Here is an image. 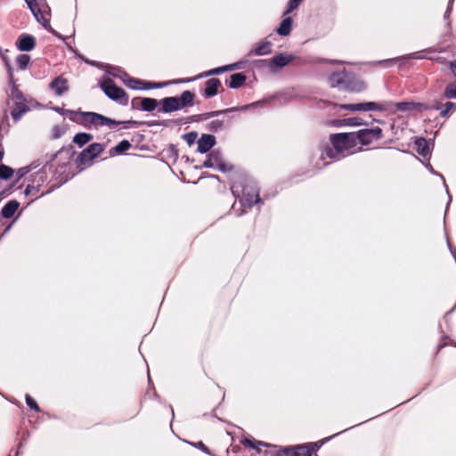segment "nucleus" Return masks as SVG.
<instances>
[{"label": "nucleus", "mask_w": 456, "mask_h": 456, "mask_svg": "<svg viewBox=\"0 0 456 456\" xmlns=\"http://www.w3.org/2000/svg\"><path fill=\"white\" fill-rule=\"evenodd\" d=\"M10 86V92H7L8 97L12 99L14 102H25L23 94L18 89V86L16 83L11 84Z\"/></svg>", "instance_id": "a878e982"}, {"label": "nucleus", "mask_w": 456, "mask_h": 456, "mask_svg": "<svg viewBox=\"0 0 456 456\" xmlns=\"http://www.w3.org/2000/svg\"><path fill=\"white\" fill-rule=\"evenodd\" d=\"M455 104L451 102H447L444 105V109L442 110L441 111V115L443 117H446L448 115V113L452 110V108H454Z\"/></svg>", "instance_id": "49530a36"}, {"label": "nucleus", "mask_w": 456, "mask_h": 456, "mask_svg": "<svg viewBox=\"0 0 456 456\" xmlns=\"http://www.w3.org/2000/svg\"><path fill=\"white\" fill-rule=\"evenodd\" d=\"M231 190H232V194L237 197L239 196V193L240 191V186L236 183H233L232 186H231Z\"/></svg>", "instance_id": "3c124183"}, {"label": "nucleus", "mask_w": 456, "mask_h": 456, "mask_svg": "<svg viewBox=\"0 0 456 456\" xmlns=\"http://www.w3.org/2000/svg\"><path fill=\"white\" fill-rule=\"evenodd\" d=\"M395 111L399 110V111L405 112V111H410V110L415 109L416 104L414 102H402L395 103Z\"/></svg>", "instance_id": "c9c22d12"}, {"label": "nucleus", "mask_w": 456, "mask_h": 456, "mask_svg": "<svg viewBox=\"0 0 456 456\" xmlns=\"http://www.w3.org/2000/svg\"><path fill=\"white\" fill-rule=\"evenodd\" d=\"M345 73L343 71L334 72L330 77V83L332 86H338L345 81Z\"/></svg>", "instance_id": "473e14b6"}, {"label": "nucleus", "mask_w": 456, "mask_h": 456, "mask_svg": "<svg viewBox=\"0 0 456 456\" xmlns=\"http://www.w3.org/2000/svg\"><path fill=\"white\" fill-rule=\"evenodd\" d=\"M81 115L84 123L91 124L95 126H107L112 128L121 123L95 112H82Z\"/></svg>", "instance_id": "6e6552de"}, {"label": "nucleus", "mask_w": 456, "mask_h": 456, "mask_svg": "<svg viewBox=\"0 0 456 456\" xmlns=\"http://www.w3.org/2000/svg\"><path fill=\"white\" fill-rule=\"evenodd\" d=\"M292 30V19L290 17L284 18L279 28L276 29L280 36H288Z\"/></svg>", "instance_id": "b1692460"}, {"label": "nucleus", "mask_w": 456, "mask_h": 456, "mask_svg": "<svg viewBox=\"0 0 456 456\" xmlns=\"http://www.w3.org/2000/svg\"><path fill=\"white\" fill-rule=\"evenodd\" d=\"M432 108L436 110H440L442 108V105L439 102H436V104H434Z\"/></svg>", "instance_id": "864d4df0"}, {"label": "nucleus", "mask_w": 456, "mask_h": 456, "mask_svg": "<svg viewBox=\"0 0 456 456\" xmlns=\"http://www.w3.org/2000/svg\"><path fill=\"white\" fill-rule=\"evenodd\" d=\"M45 179H46L45 172L39 171V172L36 173L34 181H37V184H39V186H40L41 183H43L45 181Z\"/></svg>", "instance_id": "c03bdc74"}, {"label": "nucleus", "mask_w": 456, "mask_h": 456, "mask_svg": "<svg viewBox=\"0 0 456 456\" xmlns=\"http://www.w3.org/2000/svg\"><path fill=\"white\" fill-rule=\"evenodd\" d=\"M355 137L353 133L331 134L330 140L332 147L326 145L321 150L320 161L316 162V167L321 169L326 167L330 163L327 159L330 161L338 160L360 151L361 147H357L354 141Z\"/></svg>", "instance_id": "f257e3e1"}, {"label": "nucleus", "mask_w": 456, "mask_h": 456, "mask_svg": "<svg viewBox=\"0 0 456 456\" xmlns=\"http://www.w3.org/2000/svg\"><path fill=\"white\" fill-rule=\"evenodd\" d=\"M314 448L310 445H301L295 449L293 456H312Z\"/></svg>", "instance_id": "2f4dec72"}, {"label": "nucleus", "mask_w": 456, "mask_h": 456, "mask_svg": "<svg viewBox=\"0 0 456 456\" xmlns=\"http://www.w3.org/2000/svg\"><path fill=\"white\" fill-rule=\"evenodd\" d=\"M25 399H26V403L28 404V406L30 409L35 410L36 411H40L39 406L37 405L36 401L29 395H26Z\"/></svg>", "instance_id": "79ce46f5"}, {"label": "nucleus", "mask_w": 456, "mask_h": 456, "mask_svg": "<svg viewBox=\"0 0 456 456\" xmlns=\"http://www.w3.org/2000/svg\"><path fill=\"white\" fill-rule=\"evenodd\" d=\"M197 136L198 135L196 133L191 132V133L183 134V139L189 145H191L196 142Z\"/></svg>", "instance_id": "37998d69"}, {"label": "nucleus", "mask_w": 456, "mask_h": 456, "mask_svg": "<svg viewBox=\"0 0 456 456\" xmlns=\"http://www.w3.org/2000/svg\"><path fill=\"white\" fill-rule=\"evenodd\" d=\"M379 112H383L386 115H391L395 113V102L390 101H381Z\"/></svg>", "instance_id": "c756f323"}, {"label": "nucleus", "mask_w": 456, "mask_h": 456, "mask_svg": "<svg viewBox=\"0 0 456 456\" xmlns=\"http://www.w3.org/2000/svg\"><path fill=\"white\" fill-rule=\"evenodd\" d=\"M20 207L17 200H10L7 202L1 210V215L4 218H11Z\"/></svg>", "instance_id": "4be33fe9"}, {"label": "nucleus", "mask_w": 456, "mask_h": 456, "mask_svg": "<svg viewBox=\"0 0 456 456\" xmlns=\"http://www.w3.org/2000/svg\"><path fill=\"white\" fill-rule=\"evenodd\" d=\"M241 192L242 196L240 200V203L243 208V210L240 213V216L246 212V208H250L253 205L261 202L258 189L254 184L245 185L242 188Z\"/></svg>", "instance_id": "20e7f679"}, {"label": "nucleus", "mask_w": 456, "mask_h": 456, "mask_svg": "<svg viewBox=\"0 0 456 456\" xmlns=\"http://www.w3.org/2000/svg\"><path fill=\"white\" fill-rule=\"evenodd\" d=\"M415 147L417 152L424 158H427L431 153L430 143L424 138H418L415 141Z\"/></svg>", "instance_id": "412c9836"}, {"label": "nucleus", "mask_w": 456, "mask_h": 456, "mask_svg": "<svg viewBox=\"0 0 456 456\" xmlns=\"http://www.w3.org/2000/svg\"><path fill=\"white\" fill-rule=\"evenodd\" d=\"M93 139V135L87 133H78L73 138V142L79 147L84 146Z\"/></svg>", "instance_id": "bb28decb"}, {"label": "nucleus", "mask_w": 456, "mask_h": 456, "mask_svg": "<svg viewBox=\"0 0 456 456\" xmlns=\"http://www.w3.org/2000/svg\"><path fill=\"white\" fill-rule=\"evenodd\" d=\"M301 1L302 0H289V4H288V8L285 11L284 15H287L289 12H293L294 10H296L298 7V5L301 3Z\"/></svg>", "instance_id": "a19ab883"}, {"label": "nucleus", "mask_w": 456, "mask_h": 456, "mask_svg": "<svg viewBox=\"0 0 456 456\" xmlns=\"http://www.w3.org/2000/svg\"><path fill=\"white\" fill-rule=\"evenodd\" d=\"M338 434H339V433H338ZM337 436V434H336V435H334V436H332L327 437L324 441H328V440L331 439L332 437H334V436Z\"/></svg>", "instance_id": "6e6d98bb"}, {"label": "nucleus", "mask_w": 456, "mask_h": 456, "mask_svg": "<svg viewBox=\"0 0 456 456\" xmlns=\"http://www.w3.org/2000/svg\"><path fill=\"white\" fill-rule=\"evenodd\" d=\"M273 50V44L271 41H268L266 39L262 40L259 42L255 48L250 51L249 54H256L257 56H263L272 53Z\"/></svg>", "instance_id": "f3484780"}, {"label": "nucleus", "mask_w": 456, "mask_h": 456, "mask_svg": "<svg viewBox=\"0 0 456 456\" xmlns=\"http://www.w3.org/2000/svg\"><path fill=\"white\" fill-rule=\"evenodd\" d=\"M13 174L12 168L5 165H0V178L9 179Z\"/></svg>", "instance_id": "4c0bfd02"}, {"label": "nucleus", "mask_w": 456, "mask_h": 456, "mask_svg": "<svg viewBox=\"0 0 456 456\" xmlns=\"http://www.w3.org/2000/svg\"><path fill=\"white\" fill-rule=\"evenodd\" d=\"M242 444L246 447L252 448L256 450L257 452H261V446L266 447L269 450L265 451V453H276L278 452L277 446L272 445L270 444L262 442V441H256L251 438H245L241 441Z\"/></svg>", "instance_id": "9b49d317"}, {"label": "nucleus", "mask_w": 456, "mask_h": 456, "mask_svg": "<svg viewBox=\"0 0 456 456\" xmlns=\"http://www.w3.org/2000/svg\"><path fill=\"white\" fill-rule=\"evenodd\" d=\"M101 88L109 98L118 101L121 104L127 103L126 92L122 88L118 87L111 79L107 78L103 80L101 84Z\"/></svg>", "instance_id": "423d86ee"}, {"label": "nucleus", "mask_w": 456, "mask_h": 456, "mask_svg": "<svg viewBox=\"0 0 456 456\" xmlns=\"http://www.w3.org/2000/svg\"><path fill=\"white\" fill-rule=\"evenodd\" d=\"M194 99V94L190 91H184L179 97H176L177 101V110H182L185 107L192 106Z\"/></svg>", "instance_id": "6ab92c4d"}, {"label": "nucleus", "mask_w": 456, "mask_h": 456, "mask_svg": "<svg viewBox=\"0 0 456 456\" xmlns=\"http://www.w3.org/2000/svg\"><path fill=\"white\" fill-rule=\"evenodd\" d=\"M36 45L35 38L28 34H22L16 42V46L20 51L28 52L34 49Z\"/></svg>", "instance_id": "4468645a"}, {"label": "nucleus", "mask_w": 456, "mask_h": 456, "mask_svg": "<svg viewBox=\"0 0 456 456\" xmlns=\"http://www.w3.org/2000/svg\"><path fill=\"white\" fill-rule=\"evenodd\" d=\"M55 157H56V154L52 155V157H51V159H50V160H53Z\"/></svg>", "instance_id": "4d7b16f0"}, {"label": "nucleus", "mask_w": 456, "mask_h": 456, "mask_svg": "<svg viewBox=\"0 0 456 456\" xmlns=\"http://www.w3.org/2000/svg\"><path fill=\"white\" fill-rule=\"evenodd\" d=\"M453 2H454V0H449L448 6H447V9H446L445 13H444V19L445 20H447L449 18V16H450V13H451L452 9Z\"/></svg>", "instance_id": "8fccbe9b"}, {"label": "nucleus", "mask_w": 456, "mask_h": 456, "mask_svg": "<svg viewBox=\"0 0 456 456\" xmlns=\"http://www.w3.org/2000/svg\"><path fill=\"white\" fill-rule=\"evenodd\" d=\"M203 167H218L222 172H225L226 166L222 162L221 154L218 151H212L208 154V159L204 161Z\"/></svg>", "instance_id": "f8f14e48"}, {"label": "nucleus", "mask_w": 456, "mask_h": 456, "mask_svg": "<svg viewBox=\"0 0 456 456\" xmlns=\"http://www.w3.org/2000/svg\"><path fill=\"white\" fill-rule=\"evenodd\" d=\"M104 150L101 143H92L86 148L77 157V164L78 167H89L94 159L99 156Z\"/></svg>", "instance_id": "39448f33"}, {"label": "nucleus", "mask_w": 456, "mask_h": 456, "mask_svg": "<svg viewBox=\"0 0 456 456\" xmlns=\"http://www.w3.org/2000/svg\"><path fill=\"white\" fill-rule=\"evenodd\" d=\"M36 20L45 28L49 26L48 6L45 0H25Z\"/></svg>", "instance_id": "7ed1b4c3"}, {"label": "nucleus", "mask_w": 456, "mask_h": 456, "mask_svg": "<svg viewBox=\"0 0 456 456\" xmlns=\"http://www.w3.org/2000/svg\"><path fill=\"white\" fill-rule=\"evenodd\" d=\"M336 125L338 126H357L362 125V121L361 118L354 117V118H345L343 120H336Z\"/></svg>", "instance_id": "7c9ffc66"}, {"label": "nucleus", "mask_w": 456, "mask_h": 456, "mask_svg": "<svg viewBox=\"0 0 456 456\" xmlns=\"http://www.w3.org/2000/svg\"><path fill=\"white\" fill-rule=\"evenodd\" d=\"M240 68H241V62H235L232 64L224 65V66H222L219 68L210 69V70L203 72L192 78L178 79V80H173V81H168V82H165V83H157V84L147 83V86H145V88H160V87H163V86L170 85V84L191 82V81H193V80H196L199 78H202V77H209V76L220 75L224 72L235 70V69H238Z\"/></svg>", "instance_id": "f03ea898"}, {"label": "nucleus", "mask_w": 456, "mask_h": 456, "mask_svg": "<svg viewBox=\"0 0 456 456\" xmlns=\"http://www.w3.org/2000/svg\"><path fill=\"white\" fill-rule=\"evenodd\" d=\"M55 110H57V112H61L59 108H56Z\"/></svg>", "instance_id": "052dcab7"}, {"label": "nucleus", "mask_w": 456, "mask_h": 456, "mask_svg": "<svg viewBox=\"0 0 456 456\" xmlns=\"http://www.w3.org/2000/svg\"><path fill=\"white\" fill-rule=\"evenodd\" d=\"M339 108L351 111H379L380 102H368L352 104H341Z\"/></svg>", "instance_id": "9d476101"}, {"label": "nucleus", "mask_w": 456, "mask_h": 456, "mask_svg": "<svg viewBox=\"0 0 456 456\" xmlns=\"http://www.w3.org/2000/svg\"><path fill=\"white\" fill-rule=\"evenodd\" d=\"M49 87L56 95L61 96L69 89L68 80L63 77H57L50 83Z\"/></svg>", "instance_id": "ddd939ff"}, {"label": "nucleus", "mask_w": 456, "mask_h": 456, "mask_svg": "<svg viewBox=\"0 0 456 456\" xmlns=\"http://www.w3.org/2000/svg\"><path fill=\"white\" fill-rule=\"evenodd\" d=\"M450 68L452 71L453 72L454 76L456 77V61L450 62Z\"/></svg>", "instance_id": "603ef678"}, {"label": "nucleus", "mask_w": 456, "mask_h": 456, "mask_svg": "<svg viewBox=\"0 0 456 456\" xmlns=\"http://www.w3.org/2000/svg\"><path fill=\"white\" fill-rule=\"evenodd\" d=\"M41 165V162L39 160L33 161L29 166L23 167L20 168L17 172V175L19 177H23L25 175H27L28 172H30L33 169H36Z\"/></svg>", "instance_id": "f704fd0d"}, {"label": "nucleus", "mask_w": 456, "mask_h": 456, "mask_svg": "<svg viewBox=\"0 0 456 456\" xmlns=\"http://www.w3.org/2000/svg\"><path fill=\"white\" fill-rule=\"evenodd\" d=\"M198 151L200 153L208 152L216 143V138L211 134H202L198 140Z\"/></svg>", "instance_id": "dca6fc26"}, {"label": "nucleus", "mask_w": 456, "mask_h": 456, "mask_svg": "<svg viewBox=\"0 0 456 456\" xmlns=\"http://www.w3.org/2000/svg\"><path fill=\"white\" fill-rule=\"evenodd\" d=\"M131 143L127 140H123L118 142L112 150L111 152L114 151L116 154H122L126 151L131 148Z\"/></svg>", "instance_id": "72a5a7b5"}, {"label": "nucleus", "mask_w": 456, "mask_h": 456, "mask_svg": "<svg viewBox=\"0 0 456 456\" xmlns=\"http://www.w3.org/2000/svg\"><path fill=\"white\" fill-rule=\"evenodd\" d=\"M295 59L292 54L279 53L269 60H265L266 67L272 73L278 72Z\"/></svg>", "instance_id": "1a4fd4ad"}, {"label": "nucleus", "mask_w": 456, "mask_h": 456, "mask_svg": "<svg viewBox=\"0 0 456 456\" xmlns=\"http://www.w3.org/2000/svg\"><path fill=\"white\" fill-rule=\"evenodd\" d=\"M141 109L144 111H152L158 106V102L152 98H142L140 99Z\"/></svg>", "instance_id": "cd10ccee"}, {"label": "nucleus", "mask_w": 456, "mask_h": 456, "mask_svg": "<svg viewBox=\"0 0 456 456\" xmlns=\"http://www.w3.org/2000/svg\"><path fill=\"white\" fill-rule=\"evenodd\" d=\"M8 73V78H9V85L16 83V80L14 79L13 76V69L11 64H9V67H5Z\"/></svg>", "instance_id": "de8ad7c7"}, {"label": "nucleus", "mask_w": 456, "mask_h": 456, "mask_svg": "<svg viewBox=\"0 0 456 456\" xmlns=\"http://www.w3.org/2000/svg\"><path fill=\"white\" fill-rule=\"evenodd\" d=\"M428 168L430 169V171L434 172L433 167L431 166H429Z\"/></svg>", "instance_id": "13d9d810"}, {"label": "nucleus", "mask_w": 456, "mask_h": 456, "mask_svg": "<svg viewBox=\"0 0 456 456\" xmlns=\"http://www.w3.org/2000/svg\"><path fill=\"white\" fill-rule=\"evenodd\" d=\"M220 86L221 82L217 78H210L207 80L205 83L204 96L207 98L215 96Z\"/></svg>", "instance_id": "a211bd4d"}, {"label": "nucleus", "mask_w": 456, "mask_h": 456, "mask_svg": "<svg viewBox=\"0 0 456 456\" xmlns=\"http://www.w3.org/2000/svg\"><path fill=\"white\" fill-rule=\"evenodd\" d=\"M37 191H39V184L30 185L28 184L25 190L26 195H35Z\"/></svg>", "instance_id": "a18cd8bd"}, {"label": "nucleus", "mask_w": 456, "mask_h": 456, "mask_svg": "<svg viewBox=\"0 0 456 456\" xmlns=\"http://www.w3.org/2000/svg\"><path fill=\"white\" fill-rule=\"evenodd\" d=\"M441 176V179L444 180V176L439 175ZM444 183H445V181H444Z\"/></svg>", "instance_id": "bf43d9fd"}, {"label": "nucleus", "mask_w": 456, "mask_h": 456, "mask_svg": "<svg viewBox=\"0 0 456 456\" xmlns=\"http://www.w3.org/2000/svg\"><path fill=\"white\" fill-rule=\"evenodd\" d=\"M29 61L30 56L28 54H20L16 59L18 67L21 70H25L28 68Z\"/></svg>", "instance_id": "e433bc0d"}, {"label": "nucleus", "mask_w": 456, "mask_h": 456, "mask_svg": "<svg viewBox=\"0 0 456 456\" xmlns=\"http://www.w3.org/2000/svg\"><path fill=\"white\" fill-rule=\"evenodd\" d=\"M356 137L354 138L357 147L362 145H368L374 141H377L382 136V130L379 127L362 129L356 133H353Z\"/></svg>", "instance_id": "0eeeda50"}, {"label": "nucleus", "mask_w": 456, "mask_h": 456, "mask_svg": "<svg viewBox=\"0 0 456 456\" xmlns=\"http://www.w3.org/2000/svg\"><path fill=\"white\" fill-rule=\"evenodd\" d=\"M7 52L8 51L5 50V51H2L0 53V57H1V59L3 61V62L4 63L5 67H9V64H11L10 59H9V57L6 54Z\"/></svg>", "instance_id": "09e8293b"}, {"label": "nucleus", "mask_w": 456, "mask_h": 456, "mask_svg": "<svg viewBox=\"0 0 456 456\" xmlns=\"http://www.w3.org/2000/svg\"><path fill=\"white\" fill-rule=\"evenodd\" d=\"M28 110L29 109L26 104V102H14L11 115L15 121H18L26 112L28 111Z\"/></svg>", "instance_id": "aec40b11"}, {"label": "nucleus", "mask_w": 456, "mask_h": 456, "mask_svg": "<svg viewBox=\"0 0 456 456\" xmlns=\"http://www.w3.org/2000/svg\"><path fill=\"white\" fill-rule=\"evenodd\" d=\"M162 111L169 113L177 110L176 97H166L162 101Z\"/></svg>", "instance_id": "5701e85b"}, {"label": "nucleus", "mask_w": 456, "mask_h": 456, "mask_svg": "<svg viewBox=\"0 0 456 456\" xmlns=\"http://www.w3.org/2000/svg\"><path fill=\"white\" fill-rule=\"evenodd\" d=\"M246 76L243 73H235L230 77L229 87L239 88L246 82Z\"/></svg>", "instance_id": "393cba45"}, {"label": "nucleus", "mask_w": 456, "mask_h": 456, "mask_svg": "<svg viewBox=\"0 0 456 456\" xmlns=\"http://www.w3.org/2000/svg\"><path fill=\"white\" fill-rule=\"evenodd\" d=\"M417 58H422V57L419 56L417 53H411V54H409V55L398 57V58H392V59H387V60L380 61H378L377 63L378 64L384 63L387 67V66H390V65L395 63L396 61H398L400 60L417 59Z\"/></svg>", "instance_id": "c85d7f7f"}, {"label": "nucleus", "mask_w": 456, "mask_h": 456, "mask_svg": "<svg viewBox=\"0 0 456 456\" xmlns=\"http://www.w3.org/2000/svg\"><path fill=\"white\" fill-rule=\"evenodd\" d=\"M110 74L120 78L127 86L133 89L139 88V86L142 84L140 80L129 78L126 73H125L119 69L113 68V71H110Z\"/></svg>", "instance_id": "2eb2a0df"}, {"label": "nucleus", "mask_w": 456, "mask_h": 456, "mask_svg": "<svg viewBox=\"0 0 456 456\" xmlns=\"http://www.w3.org/2000/svg\"><path fill=\"white\" fill-rule=\"evenodd\" d=\"M258 103L259 102H253L250 104L243 105L239 108H230V109L225 110L224 112H232V111H235V110H247L254 109L258 105Z\"/></svg>", "instance_id": "ea45409f"}, {"label": "nucleus", "mask_w": 456, "mask_h": 456, "mask_svg": "<svg viewBox=\"0 0 456 456\" xmlns=\"http://www.w3.org/2000/svg\"><path fill=\"white\" fill-rule=\"evenodd\" d=\"M199 447H200L203 450H205V445L201 442L199 443Z\"/></svg>", "instance_id": "5fc2aeb1"}, {"label": "nucleus", "mask_w": 456, "mask_h": 456, "mask_svg": "<svg viewBox=\"0 0 456 456\" xmlns=\"http://www.w3.org/2000/svg\"><path fill=\"white\" fill-rule=\"evenodd\" d=\"M444 95L449 99L456 98V83H451L446 86Z\"/></svg>", "instance_id": "58836bf2"}]
</instances>
